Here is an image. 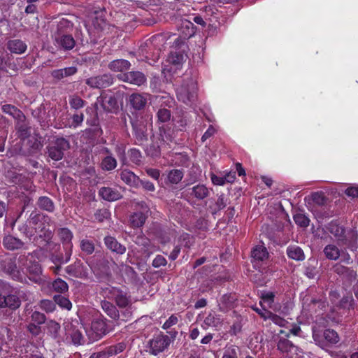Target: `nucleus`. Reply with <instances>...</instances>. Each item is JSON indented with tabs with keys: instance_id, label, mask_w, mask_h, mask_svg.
I'll return each instance as SVG.
<instances>
[{
	"instance_id": "nucleus-1",
	"label": "nucleus",
	"mask_w": 358,
	"mask_h": 358,
	"mask_svg": "<svg viewBox=\"0 0 358 358\" xmlns=\"http://www.w3.org/2000/svg\"><path fill=\"white\" fill-rule=\"evenodd\" d=\"M19 266L26 268L27 275L34 282L40 283L42 278V268L38 263L36 252L29 253L27 255H22L18 258Z\"/></svg>"
},
{
	"instance_id": "nucleus-2",
	"label": "nucleus",
	"mask_w": 358,
	"mask_h": 358,
	"mask_svg": "<svg viewBox=\"0 0 358 358\" xmlns=\"http://www.w3.org/2000/svg\"><path fill=\"white\" fill-rule=\"evenodd\" d=\"M100 294L104 299L114 300L119 308L127 307L131 304L130 296L127 292L115 287L106 286L101 287Z\"/></svg>"
},
{
	"instance_id": "nucleus-3",
	"label": "nucleus",
	"mask_w": 358,
	"mask_h": 358,
	"mask_svg": "<svg viewBox=\"0 0 358 358\" xmlns=\"http://www.w3.org/2000/svg\"><path fill=\"white\" fill-rule=\"evenodd\" d=\"M196 83L193 78H190L177 87V97L179 101L189 104L194 101L196 96Z\"/></svg>"
},
{
	"instance_id": "nucleus-4",
	"label": "nucleus",
	"mask_w": 358,
	"mask_h": 358,
	"mask_svg": "<svg viewBox=\"0 0 358 358\" xmlns=\"http://www.w3.org/2000/svg\"><path fill=\"white\" fill-rule=\"evenodd\" d=\"M70 147L69 143L64 138H59L55 140L48 148L49 157L55 160L59 161L62 159L64 152Z\"/></svg>"
},
{
	"instance_id": "nucleus-5",
	"label": "nucleus",
	"mask_w": 358,
	"mask_h": 358,
	"mask_svg": "<svg viewBox=\"0 0 358 358\" xmlns=\"http://www.w3.org/2000/svg\"><path fill=\"white\" fill-rule=\"evenodd\" d=\"M171 339L169 336L164 334H159L155 336L149 342L150 352L157 355L163 352L170 345Z\"/></svg>"
},
{
	"instance_id": "nucleus-6",
	"label": "nucleus",
	"mask_w": 358,
	"mask_h": 358,
	"mask_svg": "<svg viewBox=\"0 0 358 358\" xmlns=\"http://www.w3.org/2000/svg\"><path fill=\"white\" fill-rule=\"evenodd\" d=\"M118 78L124 82L136 86H141L146 83V77L140 71H129L117 76Z\"/></svg>"
},
{
	"instance_id": "nucleus-7",
	"label": "nucleus",
	"mask_w": 358,
	"mask_h": 358,
	"mask_svg": "<svg viewBox=\"0 0 358 358\" xmlns=\"http://www.w3.org/2000/svg\"><path fill=\"white\" fill-rule=\"evenodd\" d=\"M21 301L15 294H0V308H8L15 310L20 307Z\"/></svg>"
},
{
	"instance_id": "nucleus-8",
	"label": "nucleus",
	"mask_w": 358,
	"mask_h": 358,
	"mask_svg": "<svg viewBox=\"0 0 358 358\" xmlns=\"http://www.w3.org/2000/svg\"><path fill=\"white\" fill-rule=\"evenodd\" d=\"M112 83L113 78L108 74L91 77L86 80V84L92 88H104L108 87Z\"/></svg>"
},
{
	"instance_id": "nucleus-9",
	"label": "nucleus",
	"mask_w": 358,
	"mask_h": 358,
	"mask_svg": "<svg viewBox=\"0 0 358 358\" xmlns=\"http://www.w3.org/2000/svg\"><path fill=\"white\" fill-rule=\"evenodd\" d=\"M66 272L71 277L86 278L88 276V268L80 262H76L66 267Z\"/></svg>"
},
{
	"instance_id": "nucleus-10",
	"label": "nucleus",
	"mask_w": 358,
	"mask_h": 358,
	"mask_svg": "<svg viewBox=\"0 0 358 358\" xmlns=\"http://www.w3.org/2000/svg\"><path fill=\"white\" fill-rule=\"evenodd\" d=\"M278 350L282 353L285 354L287 357L292 358L294 355H298V347L293 345L289 340L285 338H280L277 344Z\"/></svg>"
},
{
	"instance_id": "nucleus-11",
	"label": "nucleus",
	"mask_w": 358,
	"mask_h": 358,
	"mask_svg": "<svg viewBox=\"0 0 358 358\" xmlns=\"http://www.w3.org/2000/svg\"><path fill=\"white\" fill-rule=\"evenodd\" d=\"M91 331H93L92 336L93 340H98L107 332L106 323L103 320H96L91 324Z\"/></svg>"
},
{
	"instance_id": "nucleus-12",
	"label": "nucleus",
	"mask_w": 358,
	"mask_h": 358,
	"mask_svg": "<svg viewBox=\"0 0 358 358\" xmlns=\"http://www.w3.org/2000/svg\"><path fill=\"white\" fill-rule=\"evenodd\" d=\"M99 195L106 201H115L122 198L121 193L115 188L103 187L99 191Z\"/></svg>"
},
{
	"instance_id": "nucleus-13",
	"label": "nucleus",
	"mask_w": 358,
	"mask_h": 358,
	"mask_svg": "<svg viewBox=\"0 0 358 358\" xmlns=\"http://www.w3.org/2000/svg\"><path fill=\"white\" fill-rule=\"evenodd\" d=\"M55 45L64 50H71L74 48L76 42L71 35L59 36L55 39Z\"/></svg>"
},
{
	"instance_id": "nucleus-14",
	"label": "nucleus",
	"mask_w": 358,
	"mask_h": 358,
	"mask_svg": "<svg viewBox=\"0 0 358 358\" xmlns=\"http://www.w3.org/2000/svg\"><path fill=\"white\" fill-rule=\"evenodd\" d=\"M101 306L104 313L111 319L119 320L120 315L116 306L113 303L104 299L101 301Z\"/></svg>"
},
{
	"instance_id": "nucleus-15",
	"label": "nucleus",
	"mask_w": 358,
	"mask_h": 358,
	"mask_svg": "<svg viewBox=\"0 0 358 358\" xmlns=\"http://www.w3.org/2000/svg\"><path fill=\"white\" fill-rule=\"evenodd\" d=\"M106 246L112 252L117 254L122 255L126 251V248L117 242V241L113 236H106L104 238Z\"/></svg>"
},
{
	"instance_id": "nucleus-16",
	"label": "nucleus",
	"mask_w": 358,
	"mask_h": 358,
	"mask_svg": "<svg viewBox=\"0 0 358 358\" xmlns=\"http://www.w3.org/2000/svg\"><path fill=\"white\" fill-rule=\"evenodd\" d=\"M129 101L134 108L141 110L145 107L147 98L144 94L134 93L129 96Z\"/></svg>"
},
{
	"instance_id": "nucleus-17",
	"label": "nucleus",
	"mask_w": 358,
	"mask_h": 358,
	"mask_svg": "<svg viewBox=\"0 0 358 358\" xmlns=\"http://www.w3.org/2000/svg\"><path fill=\"white\" fill-rule=\"evenodd\" d=\"M130 66V62L122 59L113 60L108 64V68L115 72H124L129 69Z\"/></svg>"
},
{
	"instance_id": "nucleus-18",
	"label": "nucleus",
	"mask_w": 358,
	"mask_h": 358,
	"mask_svg": "<svg viewBox=\"0 0 358 358\" xmlns=\"http://www.w3.org/2000/svg\"><path fill=\"white\" fill-rule=\"evenodd\" d=\"M27 45L20 39H14L8 41V49L15 54H22L27 50Z\"/></svg>"
},
{
	"instance_id": "nucleus-19",
	"label": "nucleus",
	"mask_w": 358,
	"mask_h": 358,
	"mask_svg": "<svg viewBox=\"0 0 358 358\" xmlns=\"http://www.w3.org/2000/svg\"><path fill=\"white\" fill-rule=\"evenodd\" d=\"M92 25L95 31L97 32L105 30L108 24L104 19L102 13H96L92 19Z\"/></svg>"
},
{
	"instance_id": "nucleus-20",
	"label": "nucleus",
	"mask_w": 358,
	"mask_h": 358,
	"mask_svg": "<svg viewBox=\"0 0 358 358\" xmlns=\"http://www.w3.org/2000/svg\"><path fill=\"white\" fill-rule=\"evenodd\" d=\"M120 178L127 185L136 187L138 185L139 178L133 172L129 170H123L120 173Z\"/></svg>"
},
{
	"instance_id": "nucleus-21",
	"label": "nucleus",
	"mask_w": 358,
	"mask_h": 358,
	"mask_svg": "<svg viewBox=\"0 0 358 358\" xmlns=\"http://www.w3.org/2000/svg\"><path fill=\"white\" fill-rule=\"evenodd\" d=\"M3 245L8 250H17L22 248L23 243L12 236H6L3 240Z\"/></svg>"
},
{
	"instance_id": "nucleus-22",
	"label": "nucleus",
	"mask_w": 358,
	"mask_h": 358,
	"mask_svg": "<svg viewBox=\"0 0 358 358\" xmlns=\"http://www.w3.org/2000/svg\"><path fill=\"white\" fill-rule=\"evenodd\" d=\"M222 318L215 313H210L203 321V324L206 327H218L222 324Z\"/></svg>"
},
{
	"instance_id": "nucleus-23",
	"label": "nucleus",
	"mask_w": 358,
	"mask_h": 358,
	"mask_svg": "<svg viewBox=\"0 0 358 358\" xmlns=\"http://www.w3.org/2000/svg\"><path fill=\"white\" fill-rule=\"evenodd\" d=\"M288 257L296 261H302L305 258L302 249L296 245L289 246L287 249Z\"/></svg>"
},
{
	"instance_id": "nucleus-24",
	"label": "nucleus",
	"mask_w": 358,
	"mask_h": 358,
	"mask_svg": "<svg viewBox=\"0 0 358 358\" xmlns=\"http://www.w3.org/2000/svg\"><path fill=\"white\" fill-rule=\"evenodd\" d=\"M58 235L62 243L65 244L68 248L71 249L73 246L71 243L73 238L72 232L66 228H62L59 230Z\"/></svg>"
},
{
	"instance_id": "nucleus-25",
	"label": "nucleus",
	"mask_w": 358,
	"mask_h": 358,
	"mask_svg": "<svg viewBox=\"0 0 358 358\" xmlns=\"http://www.w3.org/2000/svg\"><path fill=\"white\" fill-rule=\"evenodd\" d=\"M268 256V253L264 245H257L252 251V257L255 261H264Z\"/></svg>"
},
{
	"instance_id": "nucleus-26",
	"label": "nucleus",
	"mask_w": 358,
	"mask_h": 358,
	"mask_svg": "<svg viewBox=\"0 0 358 358\" xmlns=\"http://www.w3.org/2000/svg\"><path fill=\"white\" fill-rule=\"evenodd\" d=\"M192 194L197 199L202 200L209 195V190L203 185H197L192 188Z\"/></svg>"
},
{
	"instance_id": "nucleus-27",
	"label": "nucleus",
	"mask_w": 358,
	"mask_h": 358,
	"mask_svg": "<svg viewBox=\"0 0 358 358\" xmlns=\"http://www.w3.org/2000/svg\"><path fill=\"white\" fill-rule=\"evenodd\" d=\"M326 257L331 260H336L341 256L339 249L334 245H327L324 249Z\"/></svg>"
},
{
	"instance_id": "nucleus-28",
	"label": "nucleus",
	"mask_w": 358,
	"mask_h": 358,
	"mask_svg": "<svg viewBox=\"0 0 358 358\" xmlns=\"http://www.w3.org/2000/svg\"><path fill=\"white\" fill-rule=\"evenodd\" d=\"M117 160L111 155L105 157L101 162V168L104 171H112L117 167Z\"/></svg>"
},
{
	"instance_id": "nucleus-29",
	"label": "nucleus",
	"mask_w": 358,
	"mask_h": 358,
	"mask_svg": "<svg viewBox=\"0 0 358 358\" xmlns=\"http://www.w3.org/2000/svg\"><path fill=\"white\" fill-rule=\"evenodd\" d=\"M275 294L272 292H264L261 295V301L259 302L261 306L272 308L274 302Z\"/></svg>"
},
{
	"instance_id": "nucleus-30",
	"label": "nucleus",
	"mask_w": 358,
	"mask_h": 358,
	"mask_svg": "<svg viewBox=\"0 0 358 358\" xmlns=\"http://www.w3.org/2000/svg\"><path fill=\"white\" fill-rule=\"evenodd\" d=\"M147 217L144 213H134L130 217L131 224L134 227H141L144 224Z\"/></svg>"
},
{
	"instance_id": "nucleus-31",
	"label": "nucleus",
	"mask_w": 358,
	"mask_h": 358,
	"mask_svg": "<svg viewBox=\"0 0 358 358\" xmlns=\"http://www.w3.org/2000/svg\"><path fill=\"white\" fill-rule=\"evenodd\" d=\"M37 204L43 210L52 212L54 210L52 201L47 196H41L38 199Z\"/></svg>"
},
{
	"instance_id": "nucleus-32",
	"label": "nucleus",
	"mask_w": 358,
	"mask_h": 358,
	"mask_svg": "<svg viewBox=\"0 0 358 358\" xmlns=\"http://www.w3.org/2000/svg\"><path fill=\"white\" fill-rule=\"evenodd\" d=\"M52 288L58 293H65L68 291L69 286L64 280L57 278L52 283Z\"/></svg>"
},
{
	"instance_id": "nucleus-33",
	"label": "nucleus",
	"mask_w": 358,
	"mask_h": 358,
	"mask_svg": "<svg viewBox=\"0 0 358 358\" xmlns=\"http://www.w3.org/2000/svg\"><path fill=\"white\" fill-rule=\"evenodd\" d=\"M126 348V345L124 343H119L116 345L109 346L107 348V353L109 357H114L118 354L122 352Z\"/></svg>"
},
{
	"instance_id": "nucleus-34",
	"label": "nucleus",
	"mask_w": 358,
	"mask_h": 358,
	"mask_svg": "<svg viewBox=\"0 0 358 358\" xmlns=\"http://www.w3.org/2000/svg\"><path fill=\"white\" fill-rule=\"evenodd\" d=\"M168 180L172 184H178L183 178V173L178 169H173L168 173Z\"/></svg>"
},
{
	"instance_id": "nucleus-35",
	"label": "nucleus",
	"mask_w": 358,
	"mask_h": 358,
	"mask_svg": "<svg viewBox=\"0 0 358 358\" xmlns=\"http://www.w3.org/2000/svg\"><path fill=\"white\" fill-rule=\"evenodd\" d=\"M325 341L331 344H336L339 341V336L333 329H326L323 333Z\"/></svg>"
},
{
	"instance_id": "nucleus-36",
	"label": "nucleus",
	"mask_w": 358,
	"mask_h": 358,
	"mask_svg": "<svg viewBox=\"0 0 358 358\" xmlns=\"http://www.w3.org/2000/svg\"><path fill=\"white\" fill-rule=\"evenodd\" d=\"M334 270L338 274L345 275L350 278H355L357 275L355 271L340 264H336L334 267Z\"/></svg>"
},
{
	"instance_id": "nucleus-37",
	"label": "nucleus",
	"mask_w": 358,
	"mask_h": 358,
	"mask_svg": "<svg viewBox=\"0 0 358 358\" xmlns=\"http://www.w3.org/2000/svg\"><path fill=\"white\" fill-rule=\"evenodd\" d=\"M80 246L81 250L87 255L92 254L94 251V244L90 240H88V239L81 240Z\"/></svg>"
},
{
	"instance_id": "nucleus-38",
	"label": "nucleus",
	"mask_w": 358,
	"mask_h": 358,
	"mask_svg": "<svg viewBox=\"0 0 358 358\" xmlns=\"http://www.w3.org/2000/svg\"><path fill=\"white\" fill-rule=\"evenodd\" d=\"M48 333L54 338L59 336L60 325L55 321H50L47 324Z\"/></svg>"
},
{
	"instance_id": "nucleus-39",
	"label": "nucleus",
	"mask_w": 358,
	"mask_h": 358,
	"mask_svg": "<svg viewBox=\"0 0 358 358\" xmlns=\"http://www.w3.org/2000/svg\"><path fill=\"white\" fill-rule=\"evenodd\" d=\"M234 179V176L227 175L224 177H220L213 174L211 176L212 182L215 185H223L226 182H231Z\"/></svg>"
},
{
	"instance_id": "nucleus-40",
	"label": "nucleus",
	"mask_w": 358,
	"mask_h": 358,
	"mask_svg": "<svg viewBox=\"0 0 358 358\" xmlns=\"http://www.w3.org/2000/svg\"><path fill=\"white\" fill-rule=\"evenodd\" d=\"M329 230L331 234L335 237L341 239L344 234L343 227L338 225L336 223L331 222L329 225Z\"/></svg>"
},
{
	"instance_id": "nucleus-41",
	"label": "nucleus",
	"mask_w": 358,
	"mask_h": 358,
	"mask_svg": "<svg viewBox=\"0 0 358 358\" xmlns=\"http://www.w3.org/2000/svg\"><path fill=\"white\" fill-rule=\"evenodd\" d=\"M122 308L123 310L120 313V317L119 320L124 322L131 320L133 317V308L131 304Z\"/></svg>"
},
{
	"instance_id": "nucleus-42",
	"label": "nucleus",
	"mask_w": 358,
	"mask_h": 358,
	"mask_svg": "<svg viewBox=\"0 0 358 358\" xmlns=\"http://www.w3.org/2000/svg\"><path fill=\"white\" fill-rule=\"evenodd\" d=\"M54 299H55V303L63 308L70 310L72 307V304H71V301L67 298H66L63 296H61V295L55 296Z\"/></svg>"
},
{
	"instance_id": "nucleus-43",
	"label": "nucleus",
	"mask_w": 358,
	"mask_h": 358,
	"mask_svg": "<svg viewBox=\"0 0 358 358\" xmlns=\"http://www.w3.org/2000/svg\"><path fill=\"white\" fill-rule=\"evenodd\" d=\"M269 315L267 317V320H271L275 324L278 325L280 327H285L287 324H288L287 321H286L284 318L280 316L269 312Z\"/></svg>"
},
{
	"instance_id": "nucleus-44",
	"label": "nucleus",
	"mask_w": 358,
	"mask_h": 358,
	"mask_svg": "<svg viewBox=\"0 0 358 358\" xmlns=\"http://www.w3.org/2000/svg\"><path fill=\"white\" fill-rule=\"evenodd\" d=\"M294 220L296 224L301 227H306L309 224V219L302 213H297L294 215Z\"/></svg>"
},
{
	"instance_id": "nucleus-45",
	"label": "nucleus",
	"mask_w": 358,
	"mask_h": 358,
	"mask_svg": "<svg viewBox=\"0 0 358 358\" xmlns=\"http://www.w3.org/2000/svg\"><path fill=\"white\" fill-rule=\"evenodd\" d=\"M238 348L235 345L227 346L222 358H238Z\"/></svg>"
},
{
	"instance_id": "nucleus-46",
	"label": "nucleus",
	"mask_w": 358,
	"mask_h": 358,
	"mask_svg": "<svg viewBox=\"0 0 358 358\" xmlns=\"http://www.w3.org/2000/svg\"><path fill=\"white\" fill-rule=\"evenodd\" d=\"M42 217V215H40L39 213H36V212H32L30 215H29V217L27 220V223L30 226H34L35 227V230L36 231L37 229H38L40 227H37V224H38V222L41 220Z\"/></svg>"
},
{
	"instance_id": "nucleus-47",
	"label": "nucleus",
	"mask_w": 358,
	"mask_h": 358,
	"mask_svg": "<svg viewBox=\"0 0 358 358\" xmlns=\"http://www.w3.org/2000/svg\"><path fill=\"white\" fill-rule=\"evenodd\" d=\"M85 101L78 96H73L69 99V104L74 109H79L84 106Z\"/></svg>"
},
{
	"instance_id": "nucleus-48",
	"label": "nucleus",
	"mask_w": 358,
	"mask_h": 358,
	"mask_svg": "<svg viewBox=\"0 0 358 358\" xmlns=\"http://www.w3.org/2000/svg\"><path fill=\"white\" fill-rule=\"evenodd\" d=\"M31 321L33 323L40 325L45 322V317L43 313H41L38 311H34L31 313Z\"/></svg>"
},
{
	"instance_id": "nucleus-49",
	"label": "nucleus",
	"mask_w": 358,
	"mask_h": 358,
	"mask_svg": "<svg viewBox=\"0 0 358 358\" xmlns=\"http://www.w3.org/2000/svg\"><path fill=\"white\" fill-rule=\"evenodd\" d=\"M2 110L7 114L15 117L19 116L20 111L15 106L10 104H5L2 106Z\"/></svg>"
},
{
	"instance_id": "nucleus-50",
	"label": "nucleus",
	"mask_w": 358,
	"mask_h": 358,
	"mask_svg": "<svg viewBox=\"0 0 358 358\" xmlns=\"http://www.w3.org/2000/svg\"><path fill=\"white\" fill-rule=\"evenodd\" d=\"M169 61L176 65H179L184 61V56L179 52H172L169 57Z\"/></svg>"
},
{
	"instance_id": "nucleus-51",
	"label": "nucleus",
	"mask_w": 358,
	"mask_h": 358,
	"mask_svg": "<svg viewBox=\"0 0 358 358\" xmlns=\"http://www.w3.org/2000/svg\"><path fill=\"white\" fill-rule=\"evenodd\" d=\"M40 308L46 312H52L55 308V305L50 300H42L40 302Z\"/></svg>"
},
{
	"instance_id": "nucleus-52",
	"label": "nucleus",
	"mask_w": 358,
	"mask_h": 358,
	"mask_svg": "<svg viewBox=\"0 0 358 358\" xmlns=\"http://www.w3.org/2000/svg\"><path fill=\"white\" fill-rule=\"evenodd\" d=\"M157 117L160 122H166L170 120V117H171L170 111L165 108L159 109L157 113Z\"/></svg>"
},
{
	"instance_id": "nucleus-53",
	"label": "nucleus",
	"mask_w": 358,
	"mask_h": 358,
	"mask_svg": "<svg viewBox=\"0 0 358 358\" xmlns=\"http://www.w3.org/2000/svg\"><path fill=\"white\" fill-rule=\"evenodd\" d=\"M129 156H130L131 160L134 163L138 164L141 162V154L139 150H138L135 148L131 149L129 150Z\"/></svg>"
},
{
	"instance_id": "nucleus-54",
	"label": "nucleus",
	"mask_w": 358,
	"mask_h": 358,
	"mask_svg": "<svg viewBox=\"0 0 358 358\" xmlns=\"http://www.w3.org/2000/svg\"><path fill=\"white\" fill-rule=\"evenodd\" d=\"M178 317L176 315H172L164 323V324L162 325V328L164 329H168L171 328V327H173V325H176L178 323Z\"/></svg>"
},
{
	"instance_id": "nucleus-55",
	"label": "nucleus",
	"mask_w": 358,
	"mask_h": 358,
	"mask_svg": "<svg viewBox=\"0 0 358 358\" xmlns=\"http://www.w3.org/2000/svg\"><path fill=\"white\" fill-rule=\"evenodd\" d=\"M72 341L74 344H81L83 340V335L79 330H74L71 333Z\"/></svg>"
},
{
	"instance_id": "nucleus-56",
	"label": "nucleus",
	"mask_w": 358,
	"mask_h": 358,
	"mask_svg": "<svg viewBox=\"0 0 358 358\" xmlns=\"http://www.w3.org/2000/svg\"><path fill=\"white\" fill-rule=\"evenodd\" d=\"M134 130L135 131V135L138 141H143L146 139V134L143 129H138L136 125H133Z\"/></svg>"
},
{
	"instance_id": "nucleus-57",
	"label": "nucleus",
	"mask_w": 358,
	"mask_h": 358,
	"mask_svg": "<svg viewBox=\"0 0 358 358\" xmlns=\"http://www.w3.org/2000/svg\"><path fill=\"white\" fill-rule=\"evenodd\" d=\"M262 308H259L258 307H253L252 309L257 313H258L260 317L262 318H263L264 320H267V317L269 315V310H268L266 309V308H265V306H262Z\"/></svg>"
},
{
	"instance_id": "nucleus-58",
	"label": "nucleus",
	"mask_w": 358,
	"mask_h": 358,
	"mask_svg": "<svg viewBox=\"0 0 358 358\" xmlns=\"http://www.w3.org/2000/svg\"><path fill=\"white\" fill-rule=\"evenodd\" d=\"M166 262V259L163 256L157 255L152 262V266L155 268H159L162 266H165Z\"/></svg>"
},
{
	"instance_id": "nucleus-59",
	"label": "nucleus",
	"mask_w": 358,
	"mask_h": 358,
	"mask_svg": "<svg viewBox=\"0 0 358 358\" xmlns=\"http://www.w3.org/2000/svg\"><path fill=\"white\" fill-rule=\"evenodd\" d=\"M27 329L32 335L34 336L38 335L41 332L40 325L33 322L28 324Z\"/></svg>"
},
{
	"instance_id": "nucleus-60",
	"label": "nucleus",
	"mask_w": 358,
	"mask_h": 358,
	"mask_svg": "<svg viewBox=\"0 0 358 358\" xmlns=\"http://www.w3.org/2000/svg\"><path fill=\"white\" fill-rule=\"evenodd\" d=\"M216 132V129L213 127L210 126L206 131L203 134L201 137V140L203 142L206 141L208 138L213 136Z\"/></svg>"
},
{
	"instance_id": "nucleus-61",
	"label": "nucleus",
	"mask_w": 358,
	"mask_h": 358,
	"mask_svg": "<svg viewBox=\"0 0 358 358\" xmlns=\"http://www.w3.org/2000/svg\"><path fill=\"white\" fill-rule=\"evenodd\" d=\"M313 338L317 345L320 346L322 348H324V342L319 334L316 333L315 331H313Z\"/></svg>"
},
{
	"instance_id": "nucleus-62",
	"label": "nucleus",
	"mask_w": 358,
	"mask_h": 358,
	"mask_svg": "<svg viewBox=\"0 0 358 358\" xmlns=\"http://www.w3.org/2000/svg\"><path fill=\"white\" fill-rule=\"evenodd\" d=\"M217 209H223L227 206V200L223 195H220L216 202Z\"/></svg>"
},
{
	"instance_id": "nucleus-63",
	"label": "nucleus",
	"mask_w": 358,
	"mask_h": 358,
	"mask_svg": "<svg viewBox=\"0 0 358 358\" xmlns=\"http://www.w3.org/2000/svg\"><path fill=\"white\" fill-rule=\"evenodd\" d=\"M345 194H346L348 196H351V197H357V196H358V187H348V188L345 190Z\"/></svg>"
},
{
	"instance_id": "nucleus-64",
	"label": "nucleus",
	"mask_w": 358,
	"mask_h": 358,
	"mask_svg": "<svg viewBox=\"0 0 358 358\" xmlns=\"http://www.w3.org/2000/svg\"><path fill=\"white\" fill-rule=\"evenodd\" d=\"M90 358H110L109 355L107 353V348L104 350L93 353Z\"/></svg>"
}]
</instances>
